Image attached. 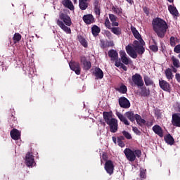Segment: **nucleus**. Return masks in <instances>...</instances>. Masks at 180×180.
I'll return each mask as SVG.
<instances>
[{
  "label": "nucleus",
  "instance_id": "36",
  "mask_svg": "<svg viewBox=\"0 0 180 180\" xmlns=\"http://www.w3.org/2000/svg\"><path fill=\"white\" fill-rule=\"evenodd\" d=\"M139 176L141 179H146V178H147V169L141 167Z\"/></svg>",
  "mask_w": 180,
  "mask_h": 180
},
{
  "label": "nucleus",
  "instance_id": "35",
  "mask_svg": "<svg viewBox=\"0 0 180 180\" xmlns=\"http://www.w3.org/2000/svg\"><path fill=\"white\" fill-rule=\"evenodd\" d=\"M111 9L116 15H122V13H123V9H122V8L117 7V6H112Z\"/></svg>",
  "mask_w": 180,
  "mask_h": 180
},
{
  "label": "nucleus",
  "instance_id": "4",
  "mask_svg": "<svg viewBox=\"0 0 180 180\" xmlns=\"http://www.w3.org/2000/svg\"><path fill=\"white\" fill-rule=\"evenodd\" d=\"M124 154H125L127 160L130 161V162H133L136 161V157L140 158L141 157V150H135L134 151L130 148H125L124 150Z\"/></svg>",
  "mask_w": 180,
  "mask_h": 180
},
{
  "label": "nucleus",
  "instance_id": "52",
  "mask_svg": "<svg viewBox=\"0 0 180 180\" xmlns=\"http://www.w3.org/2000/svg\"><path fill=\"white\" fill-rule=\"evenodd\" d=\"M122 63L120 61H118L117 60H115V67H121Z\"/></svg>",
  "mask_w": 180,
  "mask_h": 180
},
{
  "label": "nucleus",
  "instance_id": "43",
  "mask_svg": "<svg viewBox=\"0 0 180 180\" xmlns=\"http://www.w3.org/2000/svg\"><path fill=\"white\" fill-rule=\"evenodd\" d=\"M105 27H107V29H111L112 27L110 25V21H109V18H107L105 20V23H104Z\"/></svg>",
  "mask_w": 180,
  "mask_h": 180
},
{
  "label": "nucleus",
  "instance_id": "13",
  "mask_svg": "<svg viewBox=\"0 0 180 180\" xmlns=\"http://www.w3.org/2000/svg\"><path fill=\"white\" fill-rule=\"evenodd\" d=\"M172 124L175 127H180V113H174L172 115Z\"/></svg>",
  "mask_w": 180,
  "mask_h": 180
},
{
  "label": "nucleus",
  "instance_id": "31",
  "mask_svg": "<svg viewBox=\"0 0 180 180\" xmlns=\"http://www.w3.org/2000/svg\"><path fill=\"white\" fill-rule=\"evenodd\" d=\"M131 31L135 39H136V40H140V39H141V35H140V33L139 32L137 29H136V27L131 26Z\"/></svg>",
  "mask_w": 180,
  "mask_h": 180
},
{
  "label": "nucleus",
  "instance_id": "34",
  "mask_svg": "<svg viewBox=\"0 0 180 180\" xmlns=\"http://www.w3.org/2000/svg\"><path fill=\"white\" fill-rule=\"evenodd\" d=\"M143 81L146 86H150V85H154V82L153 81V79H151V78H150V77L147 75H145L143 77Z\"/></svg>",
  "mask_w": 180,
  "mask_h": 180
},
{
  "label": "nucleus",
  "instance_id": "45",
  "mask_svg": "<svg viewBox=\"0 0 180 180\" xmlns=\"http://www.w3.org/2000/svg\"><path fill=\"white\" fill-rule=\"evenodd\" d=\"M94 11L97 16H101V7H94Z\"/></svg>",
  "mask_w": 180,
  "mask_h": 180
},
{
  "label": "nucleus",
  "instance_id": "29",
  "mask_svg": "<svg viewBox=\"0 0 180 180\" xmlns=\"http://www.w3.org/2000/svg\"><path fill=\"white\" fill-rule=\"evenodd\" d=\"M8 123L12 129L13 127H16L18 124V120H16V117L13 115H11L8 120Z\"/></svg>",
  "mask_w": 180,
  "mask_h": 180
},
{
  "label": "nucleus",
  "instance_id": "14",
  "mask_svg": "<svg viewBox=\"0 0 180 180\" xmlns=\"http://www.w3.org/2000/svg\"><path fill=\"white\" fill-rule=\"evenodd\" d=\"M120 56L122 63H123V64H125V65H129L130 63V58L127 57V54L126 53V52L124 51H120Z\"/></svg>",
  "mask_w": 180,
  "mask_h": 180
},
{
  "label": "nucleus",
  "instance_id": "46",
  "mask_svg": "<svg viewBox=\"0 0 180 180\" xmlns=\"http://www.w3.org/2000/svg\"><path fill=\"white\" fill-rule=\"evenodd\" d=\"M93 5L94 8H101V3H99V0H94Z\"/></svg>",
  "mask_w": 180,
  "mask_h": 180
},
{
  "label": "nucleus",
  "instance_id": "57",
  "mask_svg": "<svg viewBox=\"0 0 180 180\" xmlns=\"http://www.w3.org/2000/svg\"><path fill=\"white\" fill-rule=\"evenodd\" d=\"M120 68L124 70V71H127V67L126 65H124V64H123V63L121 65Z\"/></svg>",
  "mask_w": 180,
  "mask_h": 180
},
{
  "label": "nucleus",
  "instance_id": "42",
  "mask_svg": "<svg viewBox=\"0 0 180 180\" xmlns=\"http://www.w3.org/2000/svg\"><path fill=\"white\" fill-rule=\"evenodd\" d=\"M122 135L125 139H127V140H131L132 139L131 134H130L127 131H123Z\"/></svg>",
  "mask_w": 180,
  "mask_h": 180
},
{
  "label": "nucleus",
  "instance_id": "37",
  "mask_svg": "<svg viewBox=\"0 0 180 180\" xmlns=\"http://www.w3.org/2000/svg\"><path fill=\"white\" fill-rule=\"evenodd\" d=\"M78 40L83 47H85V49L88 47V41H86V39H85L82 36L78 37Z\"/></svg>",
  "mask_w": 180,
  "mask_h": 180
},
{
  "label": "nucleus",
  "instance_id": "15",
  "mask_svg": "<svg viewBox=\"0 0 180 180\" xmlns=\"http://www.w3.org/2000/svg\"><path fill=\"white\" fill-rule=\"evenodd\" d=\"M82 19L86 25H91V23L95 22V18H94V15H92V14L84 15Z\"/></svg>",
  "mask_w": 180,
  "mask_h": 180
},
{
  "label": "nucleus",
  "instance_id": "17",
  "mask_svg": "<svg viewBox=\"0 0 180 180\" xmlns=\"http://www.w3.org/2000/svg\"><path fill=\"white\" fill-rule=\"evenodd\" d=\"M108 57L111 58V61H116L117 58H119V53H117V51L115 49H110L108 51Z\"/></svg>",
  "mask_w": 180,
  "mask_h": 180
},
{
  "label": "nucleus",
  "instance_id": "2",
  "mask_svg": "<svg viewBox=\"0 0 180 180\" xmlns=\"http://www.w3.org/2000/svg\"><path fill=\"white\" fill-rule=\"evenodd\" d=\"M56 25L65 32L68 34H71V28L68 26H71L72 25V21L71 20V17L67 14V13H60L59 19L56 20Z\"/></svg>",
  "mask_w": 180,
  "mask_h": 180
},
{
  "label": "nucleus",
  "instance_id": "63",
  "mask_svg": "<svg viewBox=\"0 0 180 180\" xmlns=\"http://www.w3.org/2000/svg\"><path fill=\"white\" fill-rule=\"evenodd\" d=\"M168 2H169L170 4H172V2H174V0H167Z\"/></svg>",
  "mask_w": 180,
  "mask_h": 180
},
{
  "label": "nucleus",
  "instance_id": "38",
  "mask_svg": "<svg viewBox=\"0 0 180 180\" xmlns=\"http://www.w3.org/2000/svg\"><path fill=\"white\" fill-rule=\"evenodd\" d=\"M165 75L167 79H172L174 78V75L172 74V70H171V68L166 69Z\"/></svg>",
  "mask_w": 180,
  "mask_h": 180
},
{
  "label": "nucleus",
  "instance_id": "62",
  "mask_svg": "<svg viewBox=\"0 0 180 180\" xmlns=\"http://www.w3.org/2000/svg\"><path fill=\"white\" fill-rule=\"evenodd\" d=\"M128 4H130V5H133V0H126Z\"/></svg>",
  "mask_w": 180,
  "mask_h": 180
},
{
  "label": "nucleus",
  "instance_id": "47",
  "mask_svg": "<svg viewBox=\"0 0 180 180\" xmlns=\"http://www.w3.org/2000/svg\"><path fill=\"white\" fill-rule=\"evenodd\" d=\"M141 45H140V42L137 40H135L134 41V50H136V49L140 47Z\"/></svg>",
  "mask_w": 180,
  "mask_h": 180
},
{
  "label": "nucleus",
  "instance_id": "5",
  "mask_svg": "<svg viewBox=\"0 0 180 180\" xmlns=\"http://www.w3.org/2000/svg\"><path fill=\"white\" fill-rule=\"evenodd\" d=\"M125 50L127 54H129L131 57V58H136L137 53L138 54L143 55L144 54V51H146V49H144V46H143L142 45L135 49L131 46L128 45L125 47Z\"/></svg>",
  "mask_w": 180,
  "mask_h": 180
},
{
  "label": "nucleus",
  "instance_id": "1",
  "mask_svg": "<svg viewBox=\"0 0 180 180\" xmlns=\"http://www.w3.org/2000/svg\"><path fill=\"white\" fill-rule=\"evenodd\" d=\"M153 29L160 39H164L168 29V24L162 18H156L152 21Z\"/></svg>",
  "mask_w": 180,
  "mask_h": 180
},
{
  "label": "nucleus",
  "instance_id": "28",
  "mask_svg": "<svg viewBox=\"0 0 180 180\" xmlns=\"http://www.w3.org/2000/svg\"><path fill=\"white\" fill-rule=\"evenodd\" d=\"M125 117L130 120V122H134L136 120V115H134V112L133 111H127L125 112Z\"/></svg>",
  "mask_w": 180,
  "mask_h": 180
},
{
  "label": "nucleus",
  "instance_id": "25",
  "mask_svg": "<svg viewBox=\"0 0 180 180\" xmlns=\"http://www.w3.org/2000/svg\"><path fill=\"white\" fill-rule=\"evenodd\" d=\"M151 94V91L150 89H147L146 87H143L141 89L140 95L141 96H143L144 98H148V96H150V94Z\"/></svg>",
  "mask_w": 180,
  "mask_h": 180
},
{
  "label": "nucleus",
  "instance_id": "20",
  "mask_svg": "<svg viewBox=\"0 0 180 180\" xmlns=\"http://www.w3.org/2000/svg\"><path fill=\"white\" fill-rule=\"evenodd\" d=\"M89 1L86 0H79V8L81 9V11H86V9H88V7L89 6Z\"/></svg>",
  "mask_w": 180,
  "mask_h": 180
},
{
  "label": "nucleus",
  "instance_id": "24",
  "mask_svg": "<svg viewBox=\"0 0 180 180\" xmlns=\"http://www.w3.org/2000/svg\"><path fill=\"white\" fill-rule=\"evenodd\" d=\"M62 4L65 8H68L70 11H74V9H75V8L74 7V4H72L71 0H63L62 1Z\"/></svg>",
  "mask_w": 180,
  "mask_h": 180
},
{
  "label": "nucleus",
  "instance_id": "21",
  "mask_svg": "<svg viewBox=\"0 0 180 180\" xmlns=\"http://www.w3.org/2000/svg\"><path fill=\"white\" fill-rule=\"evenodd\" d=\"M94 75L96 79H102L103 78V71L100 68H96L94 69Z\"/></svg>",
  "mask_w": 180,
  "mask_h": 180
},
{
  "label": "nucleus",
  "instance_id": "6",
  "mask_svg": "<svg viewBox=\"0 0 180 180\" xmlns=\"http://www.w3.org/2000/svg\"><path fill=\"white\" fill-rule=\"evenodd\" d=\"M129 83L131 86H144V81H143V77L139 73H136L132 75L131 79H129Z\"/></svg>",
  "mask_w": 180,
  "mask_h": 180
},
{
  "label": "nucleus",
  "instance_id": "40",
  "mask_svg": "<svg viewBox=\"0 0 180 180\" xmlns=\"http://www.w3.org/2000/svg\"><path fill=\"white\" fill-rule=\"evenodd\" d=\"M117 91L120 92V94H127V86L126 85L122 84L120 86V88L117 89Z\"/></svg>",
  "mask_w": 180,
  "mask_h": 180
},
{
  "label": "nucleus",
  "instance_id": "56",
  "mask_svg": "<svg viewBox=\"0 0 180 180\" xmlns=\"http://www.w3.org/2000/svg\"><path fill=\"white\" fill-rule=\"evenodd\" d=\"M175 77H176V79L177 82H180V74L179 73H176L175 75Z\"/></svg>",
  "mask_w": 180,
  "mask_h": 180
},
{
  "label": "nucleus",
  "instance_id": "32",
  "mask_svg": "<svg viewBox=\"0 0 180 180\" xmlns=\"http://www.w3.org/2000/svg\"><path fill=\"white\" fill-rule=\"evenodd\" d=\"M112 33L115 34L116 36H120L122 34V28L119 27H113L110 28Z\"/></svg>",
  "mask_w": 180,
  "mask_h": 180
},
{
  "label": "nucleus",
  "instance_id": "54",
  "mask_svg": "<svg viewBox=\"0 0 180 180\" xmlns=\"http://www.w3.org/2000/svg\"><path fill=\"white\" fill-rule=\"evenodd\" d=\"M102 158L104 161H108V155L106 153H103Z\"/></svg>",
  "mask_w": 180,
  "mask_h": 180
},
{
  "label": "nucleus",
  "instance_id": "49",
  "mask_svg": "<svg viewBox=\"0 0 180 180\" xmlns=\"http://www.w3.org/2000/svg\"><path fill=\"white\" fill-rule=\"evenodd\" d=\"M143 12L146 13V15H150V8L147 7H144L143 8Z\"/></svg>",
  "mask_w": 180,
  "mask_h": 180
},
{
  "label": "nucleus",
  "instance_id": "64",
  "mask_svg": "<svg viewBox=\"0 0 180 180\" xmlns=\"http://www.w3.org/2000/svg\"><path fill=\"white\" fill-rule=\"evenodd\" d=\"M178 111L180 112V105H178Z\"/></svg>",
  "mask_w": 180,
  "mask_h": 180
},
{
  "label": "nucleus",
  "instance_id": "10",
  "mask_svg": "<svg viewBox=\"0 0 180 180\" xmlns=\"http://www.w3.org/2000/svg\"><path fill=\"white\" fill-rule=\"evenodd\" d=\"M69 66L72 71H75L77 75H79L81 74V66L79 65V63L78 62H71L69 63Z\"/></svg>",
  "mask_w": 180,
  "mask_h": 180
},
{
  "label": "nucleus",
  "instance_id": "44",
  "mask_svg": "<svg viewBox=\"0 0 180 180\" xmlns=\"http://www.w3.org/2000/svg\"><path fill=\"white\" fill-rule=\"evenodd\" d=\"M149 49L152 51H154V53H157L158 51V46L157 45H150L149 46Z\"/></svg>",
  "mask_w": 180,
  "mask_h": 180
},
{
  "label": "nucleus",
  "instance_id": "61",
  "mask_svg": "<svg viewBox=\"0 0 180 180\" xmlns=\"http://www.w3.org/2000/svg\"><path fill=\"white\" fill-rule=\"evenodd\" d=\"M133 131H134V133H137L139 131V129L137 127H133Z\"/></svg>",
  "mask_w": 180,
  "mask_h": 180
},
{
  "label": "nucleus",
  "instance_id": "9",
  "mask_svg": "<svg viewBox=\"0 0 180 180\" xmlns=\"http://www.w3.org/2000/svg\"><path fill=\"white\" fill-rule=\"evenodd\" d=\"M159 86H160L161 89L165 91V92H169V94H171V84H169V83H168L167 81L159 80Z\"/></svg>",
  "mask_w": 180,
  "mask_h": 180
},
{
  "label": "nucleus",
  "instance_id": "18",
  "mask_svg": "<svg viewBox=\"0 0 180 180\" xmlns=\"http://www.w3.org/2000/svg\"><path fill=\"white\" fill-rule=\"evenodd\" d=\"M153 131H154V133L155 134H157L158 136H159V137H163L164 136V133L162 131V128H161L160 127V125L156 124L155 126L153 127L152 128Z\"/></svg>",
  "mask_w": 180,
  "mask_h": 180
},
{
  "label": "nucleus",
  "instance_id": "55",
  "mask_svg": "<svg viewBox=\"0 0 180 180\" xmlns=\"http://www.w3.org/2000/svg\"><path fill=\"white\" fill-rule=\"evenodd\" d=\"M117 140L118 141H123V140H124V136H120L117 138Z\"/></svg>",
  "mask_w": 180,
  "mask_h": 180
},
{
  "label": "nucleus",
  "instance_id": "7",
  "mask_svg": "<svg viewBox=\"0 0 180 180\" xmlns=\"http://www.w3.org/2000/svg\"><path fill=\"white\" fill-rule=\"evenodd\" d=\"M104 169L109 175L113 174V172H115V165H113V162L112 160H107L105 163Z\"/></svg>",
  "mask_w": 180,
  "mask_h": 180
},
{
  "label": "nucleus",
  "instance_id": "48",
  "mask_svg": "<svg viewBox=\"0 0 180 180\" xmlns=\"http://www.w3.org/2000/svg\"><path fill=\"white\" fill-rule=\"evenodd\" d=\"M174 53H176V54L180 53V44L176 45L174 49Z\"/></svg>",
  "mask_w": 180,
  "mask_h": 180
},
{
  "label": "nucleus",
  "instance_id": "19",
  "mask_svg": "<svg viewBox=\"0 0 180 180\" xmlns=\"http://www.w3.org/2000/svg\"><path fill=\"white\" fill-rule=\"evenodd\" d=\"M116 115L117 116L118 119H120V122L124 123V124L126 126H130L129 120H127V118H126L123 114L120 113V112H117Z\"/></svg>",
  "mask_w": 180,
  "mask_h": 180
},
{
  "label": "nucleus",
  "instance_id": "16",
  "mask_svg": "<svg viewBox=\"0 0 180 180\" xmlns=\"http://www.w3.org/2000/svg\"><path fill=\"white\" fill-rule=\"evenodd\" d=\"M11 137L13 140H20V132L16 129H13L10 132Z\"/></svg>",
  "mask_w": 180,
  "mask_h": 180
},
{
  "label": "nucleus",
  "instance_id": "8",
  "mask_svg": "<svg viewBox=\"0 0 180 180\" xmlns=\"http://www.w3.org/2000/svg\"><path fill=\"white\" fill-rule=\"evenodd\" d=\"M118 103L120 108H122L123 109H129V108H130V101L124 96L120 97Z\"/></svg>",
  "mask_w": 180,
  "mask_h": 180
},
{
  "label": "nucleus",
  "instance_id": "58",
  "mask_svg": "<svg viewBox=\"0 0 180 180\" xmlns=\"http://www.w3.org/2000/svg\"><path fill=\"white\" fill-rule=\"evenodd\" d=\"M101 47H103V49H106V48H108V44H107V42H103V43H102V45H101Z\"/></svg>",
  "mask_w": 180,
  "mask_h": 180
},
{
  "label": "nucleus",
  "instance_id": "60",
  "mask_svg": "<svg viewBox=\"0 0 180 180\" xmlns=\"http://www.w3.org/2000/svg\"><path fill=\"white\" fill-rule=\"evenodd\" d=\"M112 139L113 143H114L115 144H116V143H117V139H116V137H115V136H112Z\"/></svg>",
  "mask_w": 180,
  "mask_h": 180
},
{
  "label": "nucleus",
  "instance_id": "27",
  "mask_svg": "<svg viewBox=\"0 0 180 180\" xmlns=\"http://www.w3.org/2000/svg\"><path fill=\"white\" fill-rule=\"evenodd\" d=\"M91 32L94 37H98L99 33H101V27H98L96 25H93L91 27Z\"/></svg>",
  "mask_w": 180,
  "mask_h": 180
},
{
  "label": "nucleus",
  "instance_id": "23",
  "mask_svg": "<svg viewBox=\"0 0 180 180\" xmlns=\"http://www.w3.org/2000/svg\"><path fill=\"white\" fill-rule=\"evenodd\" d=\"M168 11L173 16H176V18H178V16H179V13L178 12V9H176V7L172 5H169L168 6Z\"/></svg>",
  "mask_w": 180,
  "mask_h": 180
},
{
  "label": "nucleus",
  "instance_id": "12",
  "mask_svg": "<svg viewBox=\"0 0 180 180\" xmlns=\"http://www.w3.org/2000/svg\"><path fill=\"white\" fill-rule=\"evenodd\" d=\"M80 62L83 65L84 70H91V68L92 67V63H91V61H88V60H86V57L80 56Z\"/></svg>",
  "mask_w": 180,
  "mask_h": 180
},
{
  "label": "nucleus",
  "instance_id": "3",
  "mask_svg": "<svg viewBox=\"0 0 180 180\" xmlns=\"http://www.w3.org/2000/svg\"><path fill=\"white\" fill-rule=\"evenodd\" d=\"M103 117L105 123L109 126L110 131L111 133H116L119 129V124L116 118L112 116V112L104 111L103 112Z\"/></svg>",
  "mask_w": 180,
  "mask_h": 180
},
{
  "label": "nucleus",
  "instance_id": "33",
  "mask_svg": "<svg viewBox=\"0 0 180 180\" xmlns=\"http://www.w3.org/2000/svg\"><path fill=\"white\" fill-rule=\"evenodd\" d=\"M171 60L172 61L173 67H175V68H180L179 59L176 58L174 56H172Z\"/></svg>",
  "mask_w": 180,
  "mask_h": 180
},
{
  "label": "nucleus",
  "instance_id": "59",
  "mask_svg": "<svg viewBox=\"0 0 180 180\" xmlns=\"http://www.w3.org/2000/svg\"><path fill=\"white\" fill-rule=\"evenodd\" d=\"M172 70L174 73L178 72V70H176V68H175V66H172Z\"/></svg>",
  "mask_w": 180,
  "mask_h": 180
},
{
  "label": "nucleus",
  "instance_id": "53",
  "mask_svg": "<svg viewBox=\"0 0 180 180\" xmlns=\"http://www.w3.org/2000/svg\"><path fill=\"white\" fill-rule=\"evenodd\" d=\"M138 40H139V44H140V46H144V45L146 44V42H144V40H143V38H141H141H140L139 39H138Z\"/></svg>",
  "mask_w": 180,
  "mask_h": 180
},
{
  "label": "nucleus",
  "instance_id": "22",
  "mask_svg": "<svg viewBox=\"0 0 180 180\" xmlns=\"http://www.w3.org/2000/svg\"><path fill=\"white\" fill-rule=\"evenodd\" d=\"M164 139L165 143H167V144H169V146H174V143H175V139H174V137L171 136L170 134L165 136Z\"/></svg>",
  "mask_w": 180,
  "mask_h": 180
},
{
  "label": "nucleus",
  "instance_id": "26",
  "mask_svg": "<svg viewBox=\"0 0 180 180\" xmlns=\"http://www.w3.org/2000/svg\"><path fill=\"white\" fill-rule=\"evenodd\" d=\"M109 18L111 22V25L112 27H117L119 26V22H117V17L113 14H109Z\"/></svg>",
  "mask_w": 180,
  "mask_h": 180
},
{
  "label": "nucleus",
  "instance_id": "30",
  "mask_svg": "<svg viewBox=\"0 0 180 180\" xmlns=\"http://www.w3.org/2000/svg\"><path fill=\"white\" fill-rule=\"evenodd\" d=\"M135 117H136V121L139 124V126H144V124H146V123L147 122L146 120L141 118V116H140V115L139 114H136Z\"/></svg>",
  "mask_w": 180,
  "mask_h": 180
},
{
  "label": "nucleus",
  "instance_id": "39",
  "mask_svg": "<svg viewBox=\"0 0 180 180\" xmlns=\"http://www.w3.org/2000/svg\"><path fill=\"white\" fill-rule=\"evenodd\" d=\"M22 39V35L19 33H15L14 36L13 37V40L14 41L15 44L16 43H19V41H20V40Z\"/></svg>",
  "mask_w": 180,
  "mask_h": 180
},
{
  "label": "nucleus",
  "instance_id": "50",
  "mask_svg": "<svg viewBox=\"0 0 180 180\" xmlns=\"http://www.w3.org/2000/svg\"><path fill=\"white\" fill-rule=\"evenodd\" d=\"M117 144L119 147H121L122 148H123V147H124L125 146L124 142H123V141H117Z\"/></svg>",
  "mask_w": 180,
  "mask_h": 180
},
{
  "label": "nucleus",
  "instance_id": "11",
  "mask_svg": "<svg viewBox=\"0 0 180 180\" xmlns=\"http://www.w3.org/2000/svg\"><path fill=\"white\" fill-rule=\"evenodd\" d=\"M25 164L27 167H33L34 164V156L33 153L28 152L25 156Z\"/></svg>",
  "mask_w": 180,
  "mask_h": 180
},
{
  "label": "nucleus",
  "instance_id": "51",
  "mask_svg": "<svg viewBox=\"0 0 180 180\" xmlns=\"http://www.w3.org/2000/svg\"><path fill=\"white\" fill-rule=\"evenodd\" d=\"M113 46H115L113 41H107V47H113Z\"/></svg>",
  "mask_w": 180,
  "mask_h": 180
},
{
  "label": "nucleus",
  "instance_id": "41",
  "mask_svg": "<svg viewBox=\"0 0 180 180\" xmlns=\"http://www.w3.org/2000/svg\"><path fill=\"white\" fill-rule=\"evenodd\" d=\"M176 40H178V38H175L174 37H171L169 39V43L170 46L172 47H175L176 46Z\"/></svg>",
  "mask_w": 180,
  "mask_h": 180
}]
</instances>
